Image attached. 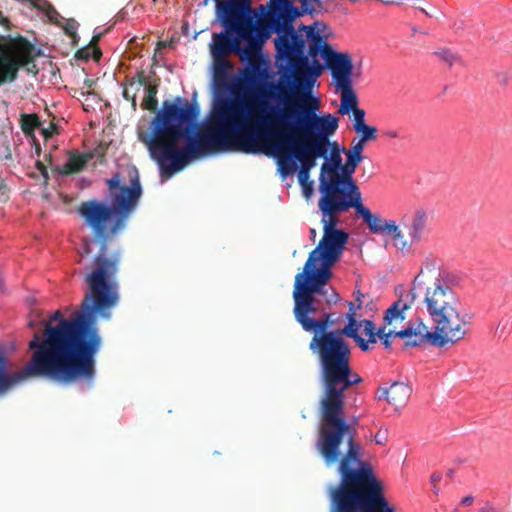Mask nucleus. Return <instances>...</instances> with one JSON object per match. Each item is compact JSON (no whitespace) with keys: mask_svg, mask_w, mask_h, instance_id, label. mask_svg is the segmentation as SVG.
<instances>
[{"mask_svg":"<svg viewBox=\"0 0 512 512\" xmlns=\"http://www.w3.org/2000/svg\"><path fill=\"white\" fill-rule=\"evenodd\" d=\"M130 184H121L119 173L106 181L112 204L92 199L82 202L79 215L91 229L93 238H83L80 260L93 253L92 244L99 245L95 267L84 276L88 290L81 303V312L66 319L59 310L44 322L43 337L34 333L28 347L33 351L24 368L7 371L8 359L0 353V397L31 378H46L62 385L79 381L91 384L96 375L95 357L102 346L96 327V316L109 319L110 310L119 301L114 282L119 270V251L108 255V244L126 227L142 194L138 171H129Z\"/></svg>","mask_w":512,"mask_h":512,"instance_id":"f257e3e1","label":"nucleus"},{"mask_svg":"<svg viewBox=\"0 0 512 512\" xmlns=\"http://www.w3.org/2000/svg\"><path fill=\"white\" fill-rule=\"evenodd\" d=\"M200 110L177 97L168 100L152 119L150 133H140L162 176L171 177L191 161L209 153L257 151L251 142L254 133L255 106L235 98H220L214 103L208 122L196 132Z\"/></svg>","mask_w":512,"mask_h":512,"instance_id":"f03ea898","label":"nucleus"},{"mask_svg":"<svg viewBox=\"0 0 512 512\" xmlns=\"http://www.w3.org/2000/svg\"><path fill=\"white\" fill-rule=\"evenodd\" d=\"M309 350L316 358L324 395L320 401V421L315 448L327 467L341 459V446L346 442L347 450L342 458L340 470L343 485H358L371 481L372 472L368 464L352 470L358 461L360 444L356 441L358 419L348 423L344 417V392L360 384L362 378L351 367V347L341 335H313Z\"/></svg>","mask_w":512,"mask_h":512,"instance_id":"7ed1b4c3","label":"nucleus"},{"mask_svg":"<svg viewBox=\"0 0 512 512\" xmlns=\"http://www.w3.org/2000/svg\"><path fill=\"white\" fill-rule=\"evenodd\" d=\"M455 284V277L441 271L435 259L425 258L410 290L385 311L384 326H392L396 330L406 319V313L416 297L420 295L422 309L434 324L433 332L444 335L447 345H455L468 334L472 320V315L460 310Z\"/></svg>","mask_w":512,"mask_h":512,"instance_id":"20e7f679","label":"nucleus"},{"mask_svg":"<svg viewBox=\"0 0 512 512\" xmlns=\"http://www.w3.org/2000/svg\"><path fill=\"white\" fill-rule=\"evenodd\" d=\"M233 15V24L240 27L244 36L255 32L253 43L264 45L273 33L278 61H287V68L299 85L309 83L308 56L305 54L306 40L298 34L293 21L305 13L293 5V0H270L269 10L261 17L253 8L252 0H240Z\"/></svg>","mask_w":512,"mask_h":512,"instance_id":"39448f33","label":"nucleus"},{"mask_svg":"<svg viewBox=\"0 0 512 512\" xmlns=\"http://www.w3.org/2000/svg\"><path fill=\"white\" fill-rule=\"evenodd\" d=\"M291 113H282L280 124H292L295 135L292 157L300 163L299 169L311 171L318 158L327 159L330 138L339 127V118L330 114H318L320 101L307 93H289Z\"/></svg>","mask_w":512,"mask_h":512,"instance_id":"423d86ee","label":"nucleus"},{"mask_svg":"<svg viewBox=\"0 0 512 512\" xmlns=\"http://www.w3.org/2000/svg\"><path fill=\"white\" fill-rule=\"evenodd\" d=\"M271 90L278 93H271L269 96L277 101L271 105L265 101H259L255 105V125L251 142L257 151L247 154H265L277 158L278 170L283 177L293 174L297 170V164L293 161L292 148L293 136H296L292 124H280L278 120L282 113H291L289 93L287 87L280 84H270Z\"/></svg>","mask_w":512,"mask_h":512,"instance_id":"0eeeda50","label":"nucleus"},{"mask_svg":"<svg viewBox=\"0 0 512 512\" xmlns=\"http://www.w3.org/2000/svg\"><path fill=\"white\" fill-rule=\"evenodd\" d=\"M335 263L334 259L315 247L309 253L303 271L295 276L293 313L296 321L306 332H312L315 326L321 324L311 317L318 311L317 294L325 296L328 303H337L340 299L334 289L330 288V294L324 289L333 275L331 268Z\"/></svg>","mask_w":512,"mask_h":512,"instance_id":"6e6552de","label":"nucleus"},{"mask_svg":"<svg viewBox=\"0 0 512 512\" xmlns=\"http://www.w3.org/2000/svg\"><path fill=\"white\" fill-rule=\"evenodd\" d=\"M345 453L341 451V458ZM341 461L337 460L339 482L329 488L330 512H395L384 495V483L377 477L372 465L361 459V449L359 450L358 461H355L351 467L352 470L360 469L363 463L368 464L372 472L371 481L358 485H343V474L341 473Z\"/></svg>","mask_w":512,"mask_h":512,"instance_id":"1a4fd4ad","label":"nucleus"},{"mask_svg":"<svg viewBox=\"0 0 512 512\" xmlns=\"http://www.w3.org/2000/svg\"><path fill=\"white\" fill-rule=\"evenodd\" d=\"M352 208L355 209L356 216L362 218L363 222L372 233H383L382 225L384 220L379 214H373L370 209L363 204L362 195L321 213L323 236L316 247L336 262L343 254L349 238L347 232L337 228L339 223L338 216L348 212Z\"/></svg>","mask_w":512,"mask_h":512,"instance_id":"9d476101","label":"nucleus"},{"mask_svg":"<svg viewBox=\"0 0 512 512\" xmlns=\"http://www.w3.org/2000/svg\"><path fill=\"white\" fill-rule=\"evenodd\" d=\"M359 164L346 159L333 177L320 175L318 208L321 213L362 195L353 178Z\"/></svg>","mask_w":512,"mask_h":512,"instance_id":"9b49d317","label":"nucleus"},{"mask_svg":"<svg viewBox=\"0 0 512 512\" xmlns=\"http://www.w3.org/2000/svg\"><path fill=\"white\" fill-rule=\"evenodd\" d=\"M40 55L41 50L27 39L20 40L12 51L0 45V85L6 81H15L20 68L36 76L39 69L35 60Z\"/></svg>","mask_w":512,"mask_h":512,"instance_id":"f8f14e48","label":"nucleus"},{"mask_svg":"<svg viewBox=\"0 0 512 512\" xmlns=\"http://www.w3.org/2000/svg\"><path fill=\"white\" fill-rule=\"evenodd\" d=\"M386 327L381 326L378 329V338L386 349L391 348V337L404 339V348L422 346L426 343L440 348L447 346L446 337L439 332H431L429 327L420 318L410 321L405 329L399 331L395 329L386 331Z\"/></svg>","mask_w":512,"mask_h":512,"instance_id":"ddd939ff","label":"nucleus"},{"mask_svg":"<svg viewBox=\"0 0 512 512\" xmlns=\"http://www.w3.org/2000/svg\"><path fill=\"white\" fill-rule=\"evenodd\" d=\"M225 30V33L213 35L212 54L214 58L226 57L231 52H237L242 57L250 58L262 49V44L253 43L255 32H252L250 36H244L239 29Z\"/></svg>","mask_w":512,"mask_h":512,"instance_id":"4468645a","label":"nucleus"},{"mask_svg":"<svg viewBox=\"0 0 512 512\" xmlns=\"http://www.w3.org/2000/svg\"><path fill=\"white\" fill-rule=\"evenodd\" d=\"M307 37L310 39L309 46H308V55L312 58L314 66L308 67L311 70L309 73V83L303 81L301 85L298 84L295 77L291 75L287 68V61H285L286 65L283 66L280 65L281 69L285 70L284 76L287 77L289 82H293L295 87L300 89L302 87L310 88L312 83L315 81V78L318 77L322 70L323 66L317 61V56L320 55L323 60L325 61L327 57H329V54L333 51L331 46L327 43L325 38L321 36L318 32L314 30L312 26H309V29L307 30Z\"/></svg>","mask_w":512,"mask_h":512,"instance_id":"2eb2a0df","label":"nucleus"},{"mask_svg":"<svg viewBox=\"0 0 512 512\" xmlns=\"http://www.w3.org/2000/svg\"><path fill=\"white\" fill-rule=\"evenodd\" d=\"M401 223L409 237V241L402 242V250H409L412 245L425 241L430 233L429 215L423 208L416 209L410 217L403 216Z\"/></svg>","mask_w":512,"mask_h":512,"instance_id":"dca6fc26","label":"nucleus"},{"mask_svg":"<svg viewBox=\"0 0 512 512\" xmlns=\"http://www.w3.org/2000/svg\"><path fill=\"white\" fill-rule=\"evenodd\" d=\"M325 66L330 70L335 86L352 82L354 66L349 53L333 50L326 58Z\"/></svg>","mask_w":512,"mask_h":512,"instance_id":"f3484780","label":"nucleus"},{"mask_svg":"<svg viewBox=\"0 0 512 512\" xmlns=\"http://www.w3.org/2000/svg\"><path fill=\"white\" fill-rule=\"evenodd\" d=\"M346 319L348 320V323L343 329L339 330L341 337L346 336L352 338L362 351H368L370 349L368 343L359 335V330L362 327L363 320H357V312H354V306L352 304L346 314Z\"/></svg>","mask_w":512,"mask_h":512,"instance_id":"a211bd4d","label":"nucleus"},{"mask_svg":"<svg viewBox=\"0 0 512 512\" xmlns=\"http://www.w3.org/2000/svg\"><path fill=\"white\" fill-rule=\"evenodd\" d=\"M207 2V0H205ZM216 2V15L221 25L228 30H240L233 24V15L231 12L235 11V7L240 3V0H215Z\"/></svg>","mask_w":512,"mask_h":512,"instance_id":"6ab92c4d","label":"nucleus"},{"mask_svg":"<svg viewBox=\"0 0 512 512\" xmlns=\"http://www.w3.org/2000/svg\"><path fill=\"white\" fill-rule=\"evenodd\" d=\"M336 90L340 92V107L339 114L346 115L351 111L359 108L358 97L353 89L352 82L335 86Z\"/></svg>","mask_w":512,"mask_h":512,"instance_id":"aec40b11","label":"nucleus"},{"mask_svg":"<svg viewBox=\"0 0 512 512\" xmlns=\"http://www.w3.org/2000/svg\"><path fill=\"white\" fill-rule=\"evenodd\" d=\"M412 393V388L404 382H394L389 387V404L396 410L404 407Z\"/></svg>","mask_w":512,"mask_h":512,"instance_id":"412c9836","label":"nucleus"},{"mask_svg":"<svg viewBox=\"0 0 512 512\" xmlns=\"http://www.w3.org/2000/svg\"><path fill=\"white\" fill-rule=\"evenodd\" d=\"M329 147L331 148L330 161H325L322 164L320 175H324L326 177H333V175H335L338 169L341 167V154L344 153L345 148L340 146V144H338L337 142H330ZM325 160H328V158Z\"/></svg>","mask_w":512,"mask_h":512,"instance_id":"4be33fe9","label":"nucleus"},{"mask_svg":"<svg viewBox=\"0 0 512 512\" xmlns=\"http://www.w3.org/2000/svg\"><path fill=\"white\" fill-rule=\"evenodd\" d=\"M87 163L84 154L71 152L67 162L61 168L56 167L53 171H57L61 175H72L81 172Z\"/></svg>","mask_w":512,"mask_h":512,"instance_id":"5701e85b","label":"nucleus"},{"mask_svg":"<svg viewBox=\"0 0 512 512\" xmlns=\"http://www.w3.org/2000/svg\"><path fill=\"white\" fill-rule=\"evenodd\" d=\"M315 322H320L321 324L318 326H315L312 332H314L313 335H320V334H334V335H341L338 330H329L335 323L336 319H334L333 314L331 313H324L320 318L316 319Z\"/></svg>","mask_w":512,"mask_h":512,"instance_id":"b1692460","label":"nucleus"},{"mask_svg":"<svg viewBox=\"0 0 512 512\" xmlns=\"http://www.w3.org/2000/svg\"><path fill=\"white\" fill-rule=\"evenodd\" d=\"M20 125L26 136L33 137L35 129L41 126V122L38 115L35 113L22 114L20 118Z\"/></svg>","mask_w":512,"mask_h":512,"instance_id":"393cba45","label":"nucleus"},{"mask_svg":"<svg viewBox=\"0 0 512 512\" xmlns=\"http://www.w3.org/2000/svg\"><path fill=\"white\" fill-rule=\"evenodd\" d=\"M214 79L217 84L224 83L228 78V70L232 67L231 62L225 57L214 58Z\"/></svg>","mask_w":512,"mask_h":512,"instance_id":"a878e982","label":"nucleus"},{"mask_svg":"<svg viewBox=\"0 0 512 512\" xmlns=\"http://www.w3.org/2000/svg\"><path fill=\"white\" fill-rule=\"evenodd\" d=\"M146 90V96L141 104L142 108L145 110H148L150 112H156L158 101L156 98L157 92H158V85L157 84H149L145 88Z\"/></svg>","mask_w":512,"mask_h":512,"instance_id":"bb28decb","label":"nucleus"},{"mask_svg":"<svg viewBox=\"0 0 512 512\" xmlns=\"http://www.w3.org/2000/svg\"><path fill=\"white\" fill-rule=\"evenodd\" d=\"M102 56V52L99 46H90L89 44L85 47L78 49L75 52V58L78 60L88 61L93 58L95 61H99Z\"/></svg>","mask_w":512,"mask_h":512,"instance_id":"cd10ccee","label":"nucleus"},{"mask_svg":"<svg viewBox=\"0 0 512 512\" xmlns=\"http://www.w3.org/2000/svg\"><path fill=\"white\" fill-rule=\"evenodd\" d=\"M354 131L360 136V138L356 141L363 145H365L367 142L377 139V128L374 126L364 124L354 129Z\"/></svg>","mask_w":512,"mask_h":512,"instance_id":"c85d7f7f","label":"nucleus"},{"mask_svg":"<svg viewBox=\"0 0 512 512\" xmlns=\"http://www.w3.org/2000/svg\"><path fill=\"white\" fill-rule=\"evenodd\" d=\"M364 147L365 145L359 143L356 141V139H354L352 141V146L344 151L345 155H346V159H349V160H352L353 162H357V163H361L362 160L364 159V156H363V150H364Z\"/></svg>","mask_w":512,"mask_h":512,"instance_id":"c756f323","label":"nucleus"},{"mask_svg":"<svg viewBox=\"0 0 512 512\" xmlns=\"http://www.w3.org/2000/svg\"><path fill=\"white\" fill-rule=\"evenodd\" d=\"M435 55L445 63H447L450 67L455 63L460 62V57L453 53L450 49L442 48L435 51Z\"/></svg>","mask_w":512,"mask_h":512,"instance_id":"7c9ffc66","label":"nucleus"},{"mask_svg":"<svg viewBox=\"0 0 512 512\" xmlns=\"http://www.w3.org/2000/svg\"><path fill=\"white\" fill-rule=\"evenodd\" d=\"M382 228H383L382 234L392 235V237L395 240H399V239L403 238L402 231L400 230V228L396 224V222L393 220H384Z\"/></svg>","mask_w":512,"mask_h":512,"instance_id":"2f4dec72","label":"nucleus"},{"mask_svg":"<svg viewBox=\"0 0 512 512\" xmlns=\"http://www.w3.org/2000/svg\"><path fill=\"white\" fill-rule=\"evenodd\" d=\"M301 4L302 13L313 15L316 13L315 6L322 10L324 2L322 0H298Z\"/></svg>","mask_w":512,"mask_h":512,"instance_id":"473e14b6","label":"nucleus"},{"mask_svg":"<svg viewBox=\"0 0 512 512\" xmlns=\"http://www.w3.org/2000/svg\"><path fill=\"white\" fill-rule=\"evenodd\" d=\"M127 83L130 88L137 86V90H140V88L143 86L145 88H146V86H148L147 85V77L143 70L138 71L134 78L127 79Z\"/></svg>","mask_w":512,"mask_h":512,"instance_id":"72a5a7b5","label":"nucleus"},{"mask_svg":"<svg viewBox=\"0 0 512 512\" xmlns=\"http://www.w3.org/2000/svg\"><path fill=\"white\" fill-rule=\"evenodd\" d=\"M105 153H106V148L104 146L99 145L96 148H94L93 150H91L87 153H84V156H85L87 162H89L91 159L96 158V160L99 163H103Z\"/></svg>","mask_w":512,"mask_h":512,"instance_id":"f704fd0d","label":"nucleus"},{"mask_svg":"<svg viewBox=\"0 0 512 512\" xmlns=\"http://www.w3.org/2000/svg\"><path fill=\"white\" fill-rule=\"evenodd\" d=\"M351 112L353 114V129H356V128L366 124L365 123L366 112L364 109L357 108Z\"/></svg>","mask_w":512,"mask_h":512,"instance_id":"c9c22d12","label":"nucleus"},{"mask_svg":"<svg viewBox=\"0 0 512 512\" xmlns=\"http://www.w3.org/2000/svg\"><path fill=\"white\" fill-rule=\"evenodd\" d=\"M354 294L355 300L349 301L347 304L349 308L350 305L352 304L354 306V312H357V310L361 309L363 306V298L365 297V295L361 293L360 290L355 291Z\"/></svg>","mask_w":512,"mask_h":512,"instance_id":"e433bc0d","label":"nucleus"},{"mask_svg":"<svg viewBox=\"0 0 512 512\" xmlns=\"http://www.w3.org/2000/svg\"><path fill=\"white\" fill-rule=\"evenodd\" d=\"M58 133V127L55 123H49L48 127L41 129V134L45 139L52 137L54 134Z\"/></svg>","mask_w":512,"mask_h":512,"instance_id":"4c0bfd02","label":"nucleus"},{"mask_svg":"<svg viewBox=\"0 0 512 512\" xmlns=\"http://www.w3.org/2000/svg\"><path fill=\"white\" fill-rule=\"evenodd\" d=\"M124 99L131 102L133 110H136L137 101H136V92H130V89L124 88L122 93Z\"/></svg>","mask_w":512,"mask_h":512,"instance_id":"58836bf2","label":"nucleus"},{"mask_svg":"<svg viewBox=\"0 0 512 512\" xmlns=\"http://www.w3.org/2000/svg\"><path fill=\"white\" fill-rule=\"evenodd\" d=\"M362 325L364 326V333L366 336H370L377 333L375 324L372 320L364 319Z\"/></svg>","mask_w":512,"mask_h":512,"instance_id":"ea45409f","label":"nucleus"},{"mask_svg":"<svg viewBox=\"0 0 512 512\" xmlns=\"http://www.w3.org/2000/svg\"><path fill=\"white\" fill-rule=\"evenodd\" d=\"M36 168L42 175L44 184L47 185L48 181H49V174H48L47 167L45 166V164L43 162L37 161Z\"/></svg>","mask_w":512,"mask_h":512,"instance_id":"a19ab883","label":"nucleus"},{"mask_svg":"<svg viewBox=\"0 0 512 512\" xmlns=\"http://www.w3.org/2000/svg\"><path fill=\"white\" fill-rule=\"evenodd\" d=\"M297 177H298V181H299L301 186H305L306 184L311 182L309 180L310 172L306 171L304 168L303 169H299Z\"/></svg>","mask_w":512,"mask_h":512,"instance_id":"79ce46f5","label":"nucleus"},{"mask_svg":"<svg viewBox=\"0 0 512 512\" xmlns=\"http://www.w3.org/2000/svg\"><path fill=\"white\" fill-rule=\"evenodd\" d=\"M375 443L378 445H385L387 442V429H380L374 436Z\"/></svg>","mask_w":512,"mask_h":512,"instance_id":"37998d69","label":"nucleus"},{"mask_svg":"<svg viewBox=\"0 0 512 512\" xmlns=\"http://www.w3.org/2000/svg\"><path fill=\"white\" fill-rule=\"evenodd\" d=\"M377 399H385L389 403V388H380L377 391Z\"/></svg>","mask_w":512,"mask_h":512,"instance_id":"c03bdc74","label":"nucleus"},{"mask_svg":"<svg viewBox=\"0 0 512 512\" xmlns=\"http://www.w3.org/2000/svg\"><path fill=\"white\" fill-rule=\"evenodd\" d=\"M102 36H103V33H101V32H100V33H97V34H95V35H93V37H92V39H91V41H90L89 45H90V46H93V47L98 46V42L100 41V39L102 38Z\"/></svg>","mask_w":512,"mask_h":512,"instance_id":"a18cd8bd","label":"nucleus"},{"mask_svg":"<svg viewBox=\"0 0 512 512\" xmlns=\"http://www.w3.org/2000/svg\"><path fill=\"white\" fill-rule=\"evenodd\" d=\"M312 185H313V182H309L305 186H302L306 197H310V195L312 194V192H313Z\"/></svg>","mask_w":512,"mask_h":512,"instance_id":"49530a36","label":"nucleus"},{"mask_svg":"<svg viewBox=\"0 0 512 512\" xmlns=\"http://www.w3.org/2000/svg\"><path fill=\"white\" fill-rule=\"evenodd\" d=\"M430 480H431V482H432V483H433V485H434V492H435V493H438V491H437V489H436V484H437L438 482H440V480H441V476H440L439 474H432V475H431V477H430Z\"/></svg>","mask_w":512,"mask_h":512,"instance_id":"de8ad7c7","label":"nucleus"},{"mask_svg":"<svg viewBox=\"0 0 512 512\" xmlns=\"http://www.w3.org/2000/svg\"><path fill=\"white\" fill-rule=\"evenodd\" d=\"M378 338V332L376 334L368 336V340L366 341L368 343V346L370 347V344H375L377 342Z\"/></svg>","mask_w":512,"mask_h":512,"instance_id":"09e8293b","label":"nucleus"},{"mask_svg":"<svg viewBox=\"0 0 512 512\" xmlns=\"http://www.w3.org/2000/svg\"><path fill=\"white\" fill-rule=\"evenodd\" d=\"M473 501H474V498L471 495H468L462 499L461 503L463 505H471L473 503Z\"/></svg>","mask_w":512,"mask_h":512,"instance_id":"8fccbe9b","label":"nucleus"},{"mask_svg":"<svg viewBox=\"0 0 512 512\" xmlns=\"http://www.w3.org/2000/svg\"><path fill=\"white\" fill-rule=\"evenodd\" d=\"M452 28L455 29V30H463L464 29V24H463V21H455L452 25Z\"/></svg>","mask_w":512,"mask_h":512,"instance_id":"3c124183","label":"nucleus"},{"mask_svg":"<svg viewBox=\"0 0 512 512\" xmlns=\"http://www.w3.org/2000/svg\"><path fill=\"white\" fill-rule=\"evenodd\" d=\"M316 236H317V231H316V229H315V228H311V229H310V239H311L312 241H315Z\"/></svg>","mask_w":512,"mask_h":512,"instance_id":"603ef678","label":"nucleus"},{"mask_svg":"<svg viewBox=\"0 0 512 512\" xmlns=\"http://www.w3.org/2000/svg\"><path fill=\"white\" fill-rule=\"evenodd\" d=\"M417 8H418L421 12H423L425 15H427V16H429V17L434 16V14H433V13L428 12V11H427L426 9H424V8H421V7H417Z\"/></svg>","mask_w":512,"mask_h":512,"instance_id":"864d4df0","label":"nucleus"},{"mask_svg":"<svg viewBox=\"0 0 512 512\" xmlns=\"http://www.w3.org/2000/svg\"><path fill=\"white\" fill-rule=\"evenodd\" d=\"M85 84L87 85L88 88H91L92 87V81L89 80V79H86L85 80Z\"/></svg>","mask_w":512,"mask_h":512,"instance_id":"5fc2aeb1","label":"nucleus"},{"mask_svg":"<svg viewBox=\"0 0 512 512\" xmlns=\"http://www.w3.org/2000/svg\"><path fill=\"white\" fill-rule=\"evenodd\" d=\"M388 135L393 138L397 137V133L395 131L388 132Z\"/></svg>","mask_w":512,"mask_h":512,"instance_id":"6e6d98bb","label":"nucleus"},{"mask_svg":"<svg viewBox=\"0 0 512 512\" xmlns=\"http://www.w3.org/2000/svg\"><path fill=\"white\" fill-rule=\"evenodd\" d=\"M65 30H66V33H67V34H70V35H73V34H74V32H73V31L71 30V28H69V27H66V28H65Z\"/></svg>","mask_w":512,"mask_h":512,"instance_id":"4d7b16f0","label":"nucleus"},{"mask_svg":"<svg viewBox=\"0 0 512 512\" xmlns=\"http://www.w3.org/2000/svg\"><path fill=\"white\" fill-rule=\"evenodd\" d=\"M417 31H418V30H417V28H416L415 26H413V27H412V32H413V34L417 33Z\"/></svg>","mask_w":512,"mask_h":512,"instance_id":"13d9d810","label":"nucleus"},{"mask_svg":"<svg viewBox=\"0 0 512 512\" xmlns=\"http://www.w3.org/2000/svg\"><path fill=\"white\" fill-rule=\"evenodd\" d=\"M131 89H132V92H136L137 93L139 91V90H137V86H134Z\"/></svg>","mask_w":512,"mask_h":512,"instance_id":"bf43d9fd","label":"nucleus"},{"mask_svg":"<svg viewBox=\"0 0 512 512\" xmlns=\"http://www.w3.org/2000/svg\"><path fill=\"white\" fill-rule=\"evenodd\" d=\"M0 21H7L6 19L2 18V16L0 15Z\"/></svg>","mask_w":512,"mask_h":512,"instance_id":"052dcab7","label":"nucleus"},{"mask_svg":"<svg viewBox=\"0 0 512 512\" xmlns=\"http://www.w3.org/2000/svg\"><path fill=\"white\" fill-rule=\"evenodd\" d=\"M351 3H355L357 2L358 0H349Z\"/></svg>","mask_w":512,"mask_h":512,"instance_id":"680f3d73","label":"nucleus"}]
</instances>
